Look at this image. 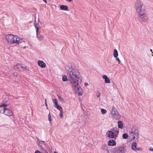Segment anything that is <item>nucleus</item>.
Returning <instances> with one entry per match:
<instances>
[{
    "mask_svg": "<svg viewBox=\"0 0 153 153\" xmlns=\"http://www.w3.org/2000/svg\"><path fill=\"white\" fill-rule=\"evenodd\" d=\"M118 127L120 129H123V123L122 121H119L118 122Z\"/></svg>",
    "mask_w": 153,
    "mask_h": 153,
    "instance_id": "nucleus-19",
    "label": "nucleus"
},
{
    "mask_svg": "<svg viewBox=\"0 0 153 153\" xmlns=\"http://www.w3.org/2000/svg\"><path fill=\"white\" fill-rule=\"evenodd\" d=\"M57 96L58 97L59 100L60 101L63 102L64 101L63 98H62L61 96H59L58 95H57Z\"/></svg>",
    "mask_w": 153,
    "mask_h": 153,
    "instance_id": "nucleus-29",
    "label": "nucleus"
},
{
    "mask_svg": "<svg viewBox=\"0 0 153 153\" xmlns=\"http://www.w3.org/2000/svg\"><path fill=\"white\" fill-rule=\"evenodd\" d=\"M145 10L144 11H142L139 13V16L140 17V21L143 22H146L148 20V17L147 15L145 13Z\"/></svg>",
    "mask_w": 153,
    "mask_h": 153,
    "instance_id": "nucleus-5",
    "label": "nucleus"
},
{
    "mask_svg": "<svg viewBox=\"0 0 153 153\" xmlns=\"http://www.w3.org/2000/svg\"><path fill=\"white\" fill-rule=\"evenodd\" d=\"M45 105H46V106L47 107H48V105H47V103L46 99H45Z\"/></svg>",
    "mask_w": 153,
    "mask_h": 153,
    "instance_id": "nucleus-35",
    "label": "nucleus"
},
{
    "mask_svg": "<svg viewBox=\"0 0 153 153\" xmlns=\"http://www.w3.org/2000/svg\"><path fill=\"white\" fill-rule=\"evenodd\" d=\"M135 137H136V136L135 135H134V136L133 137L132 140L135 139Z\"/></svg>",
    "mask_w": 153,
    "mask_h": 153,
    "instance_id": "nucleus-38",
    "label": "nucleus"
},
{
    "mask_svg": "<svg viewBox=\"0 0 153 153\" xmlns=\"http://www.w3.org/2000/svg\"><path fill=\"white\" fill-rule=\"evenodd\" d=\"M106 134L107 135L108 137L111 139L114 138L115 136V134L112 131H108Z\"/></svg>",
    "mask_w": 153,
    "mask_h": 153,
    "instance_id": "nucleus-12",
    "label": "nucleus"
},
{
    "mask_svg": "<svg viewBox=\"0 0 153 153\" xmlns=\"http://www.w3.org/2000/svg\"><path fill=\"white\" fill-rule=\"evenodd\" d=\"M113 116L114 118H115L116 119H120V115L119 113L117 111V112L115 113V114L113 115Z\"/></svg>",
    "mask_w": 153,
    "mask_h": 153,
    "instance_id": "nucleus-18",
    "label": "nucleus"
},
{
    "mask_svg": "<svg viewBox=\"0 0 153 153\" xmlns=\"http://www.w3.org/2000/svg\"><path fill=\"white\" fill-rule=\"evenodd\" d=\"M116 132L117 133V134H118L119 132V129H116Z\"/></svg>",
    "mask_w": 153,
    "mask_h": 153,
    "instance_id": "nucleus-34",
    "label": "nucleus"
},
{
    "mask_svg": "<svg viewBox=\"0 0 153 153\" xmlns=\"http://www.w3.org/2000/svg\"><path fill=\"white\" fill-rule=\"evenodd\" d=\"M43 1H44V2H45V3H47V0H43Z\"/></svg>",
    "mask_w": 153,
    "mask_h": 153,
    "instance_id": "nucleus-39",
    "label": "nucleus"
},
{
    "mask_svg": "<svg viewBox=\"0 0 153 153\" xmlns=\"http://www.w3.org/2000/svg\"><path fill=\"white\" fill-rule=\"evenodd\" d=\"M114 56L115 58L117 57L118 56V53L116 49H114Z\"/></svg>",
    "mask_w": 153,
    "mask_h": 153,
    "instance_id": "nucleus-20",
    "label": "nucleus"
},
{
    "mask_svg": "<svg viewBox=\"0 0 153 153\" xmlns=\"http://www.w3.org/2000/svg\"><path fill=\"white\" fill-rule=\"evenodd\" d=\"M53 102L54 103V106H56V105H58V100L56 99H54L53 100Z\"/></svg>",
    "mask_w": 153,
    "mask_h": 153,
    "instance_id": "nucleus-24",
    "label": "nucleus"
},
{
    "mask_svg": "<svg viewBox=\"0 0 153 153\" xmlns=\"http://www.w3.org/2000/svg\"><path fill=\"white\" fill-rule=\"evenodd\" d=\"M36 29V36L37 39L40 40H42L43 39V36L42 35L40 34L39 32V28L38 27L39 24H36L34 25Z\"/></svg>",
    "mask_w": 153,
    "mask_h": 153,
    "instance_id": "nucleus-6",
    "label": "nucleus"
},
{
    "mask_svg": "<svg viewBox=\"0 0 153 153\" xmlns=\"http://www.w3.org/2000/svg\"><path fill=\"white\" fill-rule=\"evenodd\" d=\"M116 58V60L118 62V63L119 64H120V62H121L119 59V58L118 57H117L116 58Z\"/></svg>",
    "mask_w": 153,
    "mask_h": 153,
    "instance_id": "nucleus-32",
    "label": "nucleus"
},
{
    "mask_svg": "<svg viewBox=\"0 0 153 153\" xmlns=\"http://www.w3.org/2000/svg\"><path fill=\"white\" fill-rule=\"evenodd\" d=\"M35 25L36 24H39V26H38L39 28V27L40 26V25H42L41 22L39 21V18H38V22L37 23L35 24V23L36 22V19H35Z\"/></svg>",
    "mask_w": 153,
    "mask_h": 153,
    "instance_id": "nucleus-28",
    "label": "nucleus"
},
{
    "mask_svg": "<svg viewBox=\"0 0 153 153\" xmlns=\"http://www.w3.org/2000/svg\"><path fill=\"white\" fill-rule=\"evenodd\" d=\"M143 5V3L140 0H137V2L135 4V8L137 13H139L142 11L145 10V7Z\"/></svg>",
    "mask_w": 153,
    "mask_h": 153,
    "instance_id": "nucleus-3",
    "label": "nucleus"
},
{
    "mask_svg": "<svg viewBox=\"0 0 153 153\" xmlns=\"http://www.w3.org/2000/svg\"><path fill=\"white\" fill-rule=\"evenodd\" d=\"M26 67L27 66L24 67L22 64H17L14 66V68L15 70L18 71H22L24 70L23 68H25L26 69Z\"/></svg>",
    "mask_w": 153,
    "mask_h": 153,
    "instance_id": "nucleus-8",
    "label": "nucleus"
},
{
    "mask_svg": "<svg viewBox=\"0 0 153 153\" xmlns=\"http://www.w3.org/2000/svg\"><path fill=\"white\" fill-rule=\"evenodd\" d=\"M72 1V0H68V1H69V2H71Z\"/></svg>",
    "mask_w": 153,
    "mask_h": 153,
    "instance_id": "nucleus-40",
    "label": "nucleus"
},
{
    "mask_svg": "<svg viewBox=\"0 0 153 153\" xmlns=\"http://www.w3.org/2000/svg\"><path fill=\"white\" fill-rule=\"evenodd\" d=\"M149 150L150 151H153V148H150V149H149Z\"/></svg>",
    "mask_w": 153,
    "mask_h": 153,
    "instance_id": "nucleus-36",
    "label": "nucleus"
},
{
    "mask_svg": "<svg viewBox=\"0 0 153 153\" xmlns=\"http://www.w3.org/2000/svg\"><path fill=\"white\" fill-rule=\"evenodd\" d=\"M54 153H58L57 152H54Z\"/></svg>",
    "mask_w": 153,
    "mask_h": 153,
    "instance_id": "nucleus-42",
    "label": "nucleus"
},
{
    "mask_svg": "<svg viewBox=\"0 0 153 153\" xmlns=\"http://www.w3.org/2000/svg\"><path fill=\"white\" fill-rule=\"evenodd\" d=\"M59 116L61 118H62L63 117V114L62 111H60Z\"/></svg>",
    "mask_w": 153,
    "mask_h": 153,
    "instance_id": "nucleus-31",
    "label": "nucleus"
},
{
    "mask_svg": "<svg viewBox=\"0 0 153 153\" xmlns=\"http://www.w3.org/2000/svg\"><path fill=\"white\" fill-rule=\"evenodd\" d=\"M60 9L62 10H68V7L67 5H61L60 6Z\"/></svg>",
    "mask_w": 153,
    "mask_h": 153,
    "instance_id": "nucleus-17",
    "label": "nucleus"
},
{
    "mask_svg": "<svg viewBox=\"0 0 153 153\" xmlns=\"http://www.w3.org/2000/svg\"><path fill=\"white\" fill-rule=\"evenodd\" d=\"M131 135H134L137 137L139 136L138 128L137 126H134L132 128L131 131L130 132Z\"/></svg>",
    "mask_w": 153,
    "mask_h": 153,
    "instance_id": "nucleus-7",
    "label": "nucleus"
},
{
    "mask_svg": "<svg viewBox=\"0 0 153 153\" xmlns=\"http://www.w3.org/2000/svg\"><path fill=\"white\" fill-rule=\"evenodd\" d=\"M48 117L49 121L50 122V123H51V121H52V119H51V115L50 113L48 114Z\"/></svg>",
    "mask_w": 153,
    "mask_h": 153,
    "instance_id": "nucleus-27",
    "label": "nucleus"
},
{
    "mask_svg": "<svg viewBox=\"0 0 153 153\" xmlns=\"http://www.w3.org/2000/svg\"><path fill=\"white\" fill-rule=\"evenodd\" d=\"M38 64L39 66L42 68H44L46 66V65L43 61L39 60L38 61Z\"/></svg>",
    "mask_w": 153,
    "mask_h": 153,
    "instance_id": "nucleus-14",
    "label": "nucleus"
},
{
    "mask_svg": "<svg viewBox=\"0 0 153 153\" xmlns=\"http://www.w3.org/2000/svg\"><path fill=\"white\" fill-rule=\"evenodd\" d=\"M3 110L4 113L5 115L9 116H10L12 115V112L9 109L6 108L5 107H4Z\"/></svg>",
    "mask_w": 153,
    "mask_h": 153,
    "instance_id": "nucleus-9",
    "label": "nucleus"
},
{
    "mask_svg": "<svg viewBox=\"0 0 153 153\" xmlns=\"http://www.w3.org/2000/svg\"><path fill=\"white\" fill-rule=\"evenodd\" d=\"M150 51L152 52V53H153V52H152V49H150Z\"/></svg>",
    "mask_w": 153,
    "mask_h": 153,
    "instance_id": "nucleus-41",
    "label": "nucleus"
},
{
    "mask_svg": "<svg viewBox=\"0 0 153 153\" xmlns=\"http://www.w3.org/2000/svg\"><path fill=\"white\" fill-rule=\"evenodd\" d=\"M102 78L105 79V83H110V81L109 79L108 78L106 75H103Z\"/></svg>",
    "mask_w": 153,
    "mask_h": 153,
    "instance_id": "nucleus-15",
    "label": "nucleus"
},
{
    "mask_svg": "<svg viewBox=\"0 0 153 153\" xmlns=\"http://www.w3.org/2000/svg\"><path fill=\"white\" fill-rule=\"evenodd\" d=\"M7 106V105L5 104L4 103L0 105V111L2 110L3 107H6Z\"/></svg>",
    "mask_w": 153,
    "mask_h": 153,
    "instance_id": "nucleus-25",
    "label": "nucleus"
},
{
    "mask_svg": "<svg viewBox=\"0 0 153 153\" xmlns=\"http://www.w3.org/2000/svg\"><path fill=\"white\" fill-rule=\"evenodd\" d=\"M41 142L42 143L37 141V143L38 144L39 148L41 149L44 150V146H45V142L44 141H41Z\"/></svg>",
    "mask_w": 153,
    "mask_h": 153,
    "instance_id": "nucleus-11",
    "label": "nucleus"
},
{
    "mask_svg": "<svg viewBox=\"0 0 153 153\" xmlns=\"http://www.w3.org/2000/svg\"><path fill=\"white\" fill-rule=\"evenodd\" d=\"M126 146H120L112 149V153H125L126 151Z\"/></svg>",
    "mask_w": 153,
    "mask_h": 153,
    "instance_id": "nucleus-4",
    "label": "nucleus"
},
{
    "mask_svg": "<svg viewBox=\"0 0 153 153\" xmlns=\"http://www.w3.org/2000/svg\"><path fill=\"white\" fill-rule=\"evenodd\" d=\"M122 137L123 139H126L128 137V135L127 133H124L123 134Z\"/></svg>",
    "mask_w": 153,
    "mask_h": 153,
    "instance_id": "nucleus-22",
    "label": "nucleus"
},
{
    "mask_svg": "<svg viewBox=\"0 0 153 153\" xmlns=\"http://www.w3.org/2000/svg\"><path fill=\"white\" fill-rule=\"evenodd\" d=\"M5 39L8 42L10 43H16L19 44L23 41V39L18 37V36H14L12 34L7 35L5 36Z\"/></svg>",
    "mask_w": 153,
    "mask_h": 153,
    "instance_id": "nucleus-2",
    "label": "nucleus"
},
{
    "mask_svg": "<svg viewBox=\"0 0 153 153\" xmlns=\"http://www.w3.org/2000/svg\"><path fill=\"white\" fill-rule=\"evenodd\" d=\"M54 107H55L58 110H59L60 111L62 110V107L58 105H57L55 106H54Z\"/></svg>",
    "mask_w": 153,
    "mask_h": 153,
    "instance_id": "nucleus-21",
    "label": "nucleus"
},
{
    "mask_svg": "<svg viewBox=\"0 0 153 153\" xmlns=\"http://www.w3.org/2000/svg\"><path fill=\"white\" fill-rule=\"evenodd\" d=\"M118 134H115V136H114V139L115 140H116L117 137H118Z\"/></svg>",
    "mask_w": 153,
    "mask_h": 153,
    "instance_id": "nucleus-33",
    "label": "nucleus"
},
{
    "mask_svg": "<svg viewBox=\"0 0 153 153\" xmlns=\"http://www.w3.org/2000/svg\"><path fill=\"white\" fill-rule=\"evenodd\" d=\"M138 137H137V139H138Z\"/></svg>",
    "mask_w": 153,
    "mask_h": 153,
    "instance_id": "nucleus-44",
    "label": "nucleus"
},
{
    "mask_svg": "<svg viewBox=\"0 0 153 153\" xmlns=\"http://www.w3.org/2000/svg\"><path fill=\"white\" fill-rule=\"evenodd\" d=\"M116 143L115 141L114 140H110L108 143V146H114L116 145Z\"/></svg>",
    "mask_w": 153,
    "mask_h": 153,
    "instance_id": "nucleus-13",
    "label": "nucleus"
},
{
    "mask_svg": "<svg viewBox=\"0 0 153 153\" xmlns=\"http://www.w3.org/2000/svg\"><path fill=\"white\" fill-rule=\"evenodd\" d=\"M101 112L102 114H105L106 113L107 111L105 109H101Z\"/></svg>",
    "mask_w": 153,
    "mask_h": 153,
    "instance_id": "nucleus-26",
    "label": "nucleus"
},
{
    "mask_svg": "<svg viewBox=\"0 0 153 153\" xmlns=\"http://www.w3.org/2000/svg\"><path fill=\"white\" fill-rule=\"evenodd\" d=\"M132 149L135 151H141L142 150V149L140 147L137 148V143L135 142H134L131 144Z\"/></svg>",
    "mask_w": 153,
    "mask_h": 153,
    "instance_id": "nucleus-10",
    "label": "nucleus"
},
{
    "mask_svg": "<svg viewBox=\"0 0 153 153\" xmlns=\"http://www.w3.org/2000/svg\"><path fill=\"white\" fill-rule=\"evenodd\" d=\"M117 110L116 108L113 107L112 109L111 113L113 114V115H114V114H115V113L117 112Z\"/></svg>",
    "mask_w": 153,
    "mask_h": 153,
    "instance_id": "nucleus-23",
    "label": "nucleus"
},
{
    "mask_svg": "<svg viewBox=\"0 0 153 153\" xmlns=\"http://www.w3.org/2000/svg\"><path fill=\"white\" fill-rule=\"evenodd\" d=\"M68 0H66V1H68Z\"/></svg>",
    "mask_w": 153,
    "mask_h": 153,
    "instance_id": "nucleus-43",
    "label": "nucleus"
},
{
    "mask_svg": "<svg viewBox=\"0 0 153 153\" xmlns=\"http://www.w3.org/2000/svg\"><path fill=\"white\" fill-rule=\"evenodd\" d=\"M85 85H88V84L87 82H85Z\"/></svg>",
    "mask_w": 153,
    "mask_h": 153,
    "instance_id": "nucleus-37",
    "label": "nucleus"
},
{
    "mask_svg": "<svg viewBox=\"0 0 153 153\" xmlns=\"http://www.w3.org/2000/svg\"><path fill=\"white\" fill-rule=\"evenodd\" d=\"M100 94H100V92L98 91H97V92L96 93L97 97H100Z\"/></svg>",
    "mask_w": 153,
    "mask_h": 153,
    "instance_id": "nucleus-30",
    "label": "nucleus"
},
{
    "mask_svg": "<svg viewBox=\"0 0 153 153\" xmlns=\"http://www.w3.org/2000/svg\"><path fill=\"white\" fill-rule=\"evenodd\" d=\"M102 148L104 150H106L108 153H109V151L108 149L107 145L106 144H104L102 145Z\"/></svg>",
    "mask_w": 153,
    "mask_h": 153,
    "instance_id": "nucleus-16",
    "label": "nucleus"
},
{
    "mask_svg": "<svg viewBox=\"0 0 153 153\" xmlns=\"http://www.w3.org/2000/svg\"><path fill=\"white\" fill-rule=\"evenodd\" d=\"M65 69L68 73V79L65 75L62 76V80L64 82L68 80L70 82L72 88L76 93L79 95H81L83 93V90L79 85L82 81V77L79 72L73 68L71 64L66 65Z\"/></svg>",
    "mask_w": 153,
    "mask_h": 153,
    "instance_id": "nucleus-1",
    "label": "nucleus"
}]
</instances>
